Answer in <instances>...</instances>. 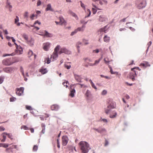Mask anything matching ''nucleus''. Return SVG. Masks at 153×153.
<instances>
[{"label":"nucleus","instance_id":"33","mask_svg":"<svg viewBox=\"0 0 153 153\" xmlns=\"http://www.w3.org/2000/svg\"><path fill=\"white\" fill-rule=\"evenodd\" d=\"M41 126L42 128V132L44 134L45 131V125L44 124H42L41 125Z\"/></svg>","mask_w":153,"mask_h":153},{"label":"nucleus","instance_id":"59","mask_svg":"<svg viewBox=\"0 0 153 153\" xmlns=\"http://www.w3.org/2000/svg\"><path fill=\"white\" fill-rule=\"evenodd\" d=\"M107 92L105 90H103L102 92V95H105L107 94Z\"/></svg>","mask_w":153,"mask_h":153},{"label":"nucleus","instance_id":"43","mask_svg":"<svg viewBox=\"0 0 153 153\" xmlns=\"http://www.w3.org/2000/svg\"><path fill=\"white\" fill-rule=\"evenodd\" d=\"M21 129H23L24 130H28L29 128L27 127L25 125H22L21 127Z\"/></svg>","mask_w":153,"mask_h":153},{"label":"nucleus","instance_id":"38","mask_svg":"<svg viewBox=\"0 0 153 153\" xmlns=\"http://www.w3.org/2000/svg\"><path fill=\"white\" fill-rule=\"evenodd\" d=\"M110 72L111 74H118V72H113L112 71V69L111 68V67H110Z\"/></svg>","mask_w":153,"mask_h":153},{"label":"nucleus","instance_id":"46","mask_svg":"<svg viewBox=\"0 0 153 153\" xmlns=\"http://www.w3.org/2000/svg\"><path fill=\"white\" fill-rule=\"evenodd\" d=\"M77 32L76 30V29H75L74 30V31L71 33V36H72L74 35Z\"/></svg>","mask_w":153,"mask_h":153},{"label":"nucleus","instance_id":"28","mask_svg":"<svg viewBox=\"0 0 153 153\" xmlns=\"http://www.w3.org/2000/svg\"><path fill=\"white\" fill-rule=\"evenodd\" d=\"M46 11H48L49 10L52 11H53V9L51 8V5L50 4H48V5H47V8L46 9Z\"/></svg>","mask_w":153,"mask_h":153},{"label":"nucleus","instance_id":"53","mask_svg":"<svg viewBox=\"0 0 153 153\" xmlns=\"http://www.w3.org/2000/svg\"><path fill=\"white\" fill-rule=\"evenodd\" d=\"M134 69H137V70H138L139 71L141 70V69L139 67H135L132 68H131V71H133V70H134Z\"/></svg>","mask_w":153,"mask_h":153},{"label":"nucleus","instance_id":"49","mask_svg":"<svg viewBox=\"0 0 153 153\" xmlns=\"http://www.w3.org/2000/svg\"><path fill=\"white\" fill-rule=\"evenodd\" d=\"M28 13L27 12H25L24 15V17L25 18H27L28 17Z\"/></svg>","mask_w":153,"mask_h":153},{"label":"nucleus","instance_id":"61","mask_svg":"<svg viewBox=\"0 0 153 153\" xmlns=\"http://www.w3.org/2000/svg\"><path fill=\"white\" fill-rule=\"evenodd\" d=\"M108 143V140H105V146H107Z\"/></svg>","mask_w":153,"mask_h":153},{"label":"nucleus","instance_id":"7","mask_svg":"<svg viewBox=\"0 0 153 153\" xmlns=\"http://www.w3.org/2000/svg\"><path fill=\"white\" fill-rule=\"evenodd\" d=\"M69 140L68 137L66 136H63L62 137V144L63 146H66Z\"/></svg>","mask_w":153,"mask_h":153},{"label":"nucleus","instance_id":"47","mask_svg":"<svg viewBox=\"0 0 153 153\" xmlns=\"http://www.w3.org/2000/svg\"><path fill=\"white\" fill-rule=\"evenodd\" d=\"M57 146L59 148L60 147V143L59 142V139L58 138L57 139Z\"/></svg>","mask_w":153,"mask_h":153},{"label":"nucleus","instance_id":"54","mask_svg":"<svg viewBox=\"0 0 153 153\" xmlns=\"http://www.w3.org/2000/svg\"><path fill=\"white\" fill-rule=\"evenodd\" d=\"M81 45V43L80 42H78L77 43L76 45L78 49L79 48V45Z\"/></svg>","mask_w":153,"mask_h":153},{"label":"nucleus","instance_id":"55","mask_svg":"<svg viewBox=\"0 0 153 153\" xmlns=\"http://www.w3.org/2000/svg\"><path fill=\"white\" fill-rule=\"evenodd\" d=\"M16 99L15 98L12 97H11L10 98V102H13L15 101V100Z\"/></svg>","mask_w":153,"mask_h":153},{"label":"nucleus","instance_id":"39","mask_svg":"<svg viewBox=\"0 0 153 153\" xmlns=\"http://www.w3.org/2000/svg\"><path fill=\"white\" fill-rule=\"evenodd\" d=\"M28 56L30 57L33 55V52L31 50H29L28 53Z\"/></svg>","mask_w":153,"mask_h":153},{"label":"nucleus","instance_id":"25","mask_svg":"<svg viewBox=\"0 0 153 153\" xmlns=\"http://www.w3.org/2000/svg\"><path fill=\"white\" fill-rule=\"evenodd\" d=\"M4 70L6 72L9 73L11 71L12 69L10 67H8L4 68Z\"/></svg>","mask_w":153,"mask_h":153},{"label":"nucleus","instance_id":"12","mask_svg":"<svg viewBox=\"0 0 153 153\" xmlns=\"http://www.w3.org/2000/svg\"><path fill=\"white\" fill-rule=\"evenodd\" d=\"M37 24H38V21H36L34 23L33 25H31V27H33L32 30L34 32H36L38 30V27L36 25Z\"/></svg>","mask_w":153,"mask_h":153},{"label":"nucleus","instance_id":"10","mask_svg":"<svg viewBox=\"0 0 153 153\" xmlns=\"http://www.w3.org/2000/svg\"><path fill=\"white\" fill-rule=\"evenodd\" d=\"M59 22H57L56 21L55 23L57 25L59 24L60 25H62L63 24L65 25L66 23V21L64 20V19L62 17H59Z\"/></svg>","mask_w":153,"mask_h":153},{"label":"nucleus","instance_id":"60","mask_svg":"<svg viewBox=\"0 0 153 153\" xmlns=\"http://www.w3.org/2000/svg\"><path fill=\"white\" fill-rule=\"evenodd\" d=\"M8 146V145L7 144H3V145L2 146V147H4V148H6Z\"/></svg>","mask_w":153,"mask_h":153},{"label":"nucleus","instance_id":"22","mask_svg":"<svg viewBox=\"0 0 153 153\" xmlns=\"http://www.w3.org/2000/svg\"><path fill=\"white\" fill-rule=\"evenodd\" d=\"M104 41L106 42H108L110 41V37L107 35H105L103 38Z\"/></svg>","mask_w":153,"mask_h":153},{"label":"nucleus","instance_id":"63","mask_svg":"<svg viewBox=\"0 0 153 153\" xmlns=\"http://www.w3.org/2000/svg\"><path fill=\"white\" fill-rule=\"evenodd\" d=\"M5 128L2 126H0V130L1 131H4Z\"/></svg>","mask_w":153,"mask_h":153},{"label":"nucleus","instance_id":"62","mask_svg":"<svg viewBox=\"0 0 153 153\" xmlns=\"http://www.w3.org/2000/svg\"><path fill=\"white\" fill-rule=\"evenodd\" d=\"M110 110L108 109H106L105 110V112L106 114H108L110 111Z\"/></svg>","mask_w":153,"mask_h":153},{"label":"nucleus","instance_id":"3","mask_svg":"<svg viewBox=\"0 0 153 153\" xmlns=\"http://www.w3.org/2000/svg\"><path fill=\"white\" fill-rule=\"evenodd\" d=\"M135 4L137 8L140 9L146 6V2L145 0H139L136 1Z\"/></svg>","mask_w":153,"mask_h":153},{"label":"nucleus","instance_id":"6","mask_svg":"<svg viewBox=\"0 0 153 153\" xmlns=\"http://www.w3.org/2000/svg\"><path fill=\"white\" fill-rule=\"evenodd\" d=\"M63 53L66 54H70L71 53V51L65 48H62L60 49V51L59 52V53L61 54Z\"/></svg>","mask_w":153,"mask_h":153},{"label":"nucleus","instance_id":"36","mask_svg":"<svg viewBox=\"0 0 153 153\" xmlns=\"http://www.w3.org/2000/svg\"><path fill=\"white\" fill-rule=\"evenodd\" d=\"M22 37L26 41H28L27 36L25 34H23L22 35Z\"/></svg>","mask_w":153,"mask_h":153},{"label":"nucleus","instance_id":"4","mask_svg":"<svg viewBox=\"0 0 153 153\" xmlns=\"http://www.w3.org/2000/svg\"><path fill=\"white\" fill-rule=\"evenodd\" d=\"M60 46L57 45L54 49V51L51 56V59L52 58V61H54L58 56V52Z\"/></svg>","mask_w":153,"mask_h":153},{"label":"nucleus","instance_id":"19","mask_svg":"<svg viewBox=\"0 0 153 153\" xmlns=\"http://www.w3.org/2000/svg\"><path fill=\"white\" fill-rule=\"evenodd\" d=\"M19 18L18 16H16V18L15 19V23L16 25L17 26H19L20 25V24H23V23L22 22L19 23V22H18V21H19Z\"/></svg>","mask_w":153,"mask_h":153},{"label":"nucleus","instance_id":"44","mask_svg":"<svg viewBox=\"0 0 153 153\" xmlns=\"http://www.w3.org/2000/svg\"><path fill=\"white\" fill-rule=\"evenodd\" d=\"M4 78V76H0V84L2 83L3 82Z\"/></svg>","mask_w":153,"mask_h":153},{"label":"nucleus","instance_id":"26","mask_svg":"<svg viewBox=\"0 0 153 153\" xmlns=\"http://www.w3.org/2000/svg\"><path fill=\"white\" fill-rule=\"evenodd\" d=\"M44 35L47 37H52L53 36L51 34L48 33L46 31H45V33Z\"/></svg>","mask_w":153,"mask_h":153},{"label":"nucleus","instance_id":"41","mask_svg":"<svg viewBox=\"0 0 153 153\" xmlns=\"http://www.w3.org/2000/svg\"><path fill=\"white\" fill-rule=\"evenodd\" d=\"M38 149V146L37 145H34L33 148V151L35 152L37 151Z\"/></svg>","mask_w":153,"mask_h":153},{"label":"nucleus","instance_id":"52","mask_svg":"<svg viewBox=\"0 0 153 153\" xmlns=\"http://www.w3.org/2000/svg\"><path fill=\"white\" fill-rule=\"evenodd\" d=\"M100 61V59H99L98 60H96L95 61V63L94 64V65H96L98 64L99 63V62Z\"/></svg>","mask_w":153,"mask_h":153},{"label":"nucleus","instance_id":"30","mask_svg":"<svg viewBox=\"0 0 153 153\" xmlns=\"http://www.w3.org/2000/svg\"><path fill=\"white\" fill-rule=\"evenodd\" d=\"M28 44L30 46H31L33 45L34 41L33 39H31L30 41H27Z\"/></svg>","mask_w":153,"mask_h":153},{"label":"nucleus","instance_id":"15","mask_svg":"<svg viewBox=\"0 0 153 153\" xmlns=\"http://www.w3.org/2000/svg\"><path fill=\"white\" fill-rule=\"evenodd\" d=\"M75 78L76 80L78 82H81L82 78L81 76L75 74L74 75Z\"/></svg>","mask_w":153,"mask_h":153},{"label":"nucleus","instance_id":"9","mask_svg":"<svg viewBox=\"0 0 153 153\" xmlns=\"http://www.w3.org/2000/svg\"><path fill=\"white\" fill-rule=\"evenodd\" d=\"M24 90V88L21 87L16 89V94L17 95L20 96L23 93Z\"/></svg>","mask_w":153,"mask_h":153},{"label":"nucleus","instance_id":"32","mask_svg":"<svg viewBox=\"0 0 153 153\" xmlns=\"http://www.w3.org/2000/svg\"><path fill=\"white\" fill-rule=\"evenodd\" d=\"M51 58L50 59L49 57H47L45 59V61L48 64H49L51 62Z\"/></svg>","mask_w":153,"mask_h":153},{"label":"nucleus","instance_id":"14","mask_svg":"<svg viewBox=\"0 0 153 153\" xmlns=\"http://www.w3.org/2000/svg\"><path fill=\"white\" fill-rule=\"evenodd\" d=\"M108 19L103 15L100 16L98 19L99 21L100 22H105Z\"/></svg>","mask_w":153,"mask_h":153},{"label":"nucleus","instance_id":"17","mask_svg":"<svg viewBox=\"0 0 153 153\" xmlns=\"http://www.w3.org/2000/svg\"><path fill=\"white\" fill-rule=\"evenodd\" d=\"M116 107V103L115 102H111L108 106V108H114Z\"/></svg>","mask_w":153,"mask_h":153},{"label":"nucleus","instance_id":"11","mask_svg":"<svg viewBox=\"0 0 153 153\" xmlns=\"http://www.w3.org/2000/svg\"><path fill=\"white\" fill-rule=\"evenodd\" d=\"M51 44L48 42L43 44V49L45 51H48L50 48Z\"/></svg>","mask_w":153,"mask_h":153},{"label":"nucleus","instance_id":"8","mask_svg":"<svg viewBox=\"0 0 153 153\" xmlns=\"http://www.w3.org/2000/svg\"><path fill=\"white\" fill-rule=\"evenodd\" d=\"M131 71H132L130 73L129 78L132 81H134L135 80L134 77L136 76V71L134 70Z\"/></svg>","mask_w":153,"mask_h":153},{"label":"nucleus","instance_id":"23","mask_svg":"<svg viewBox=\"0 0 153 153\" xmlns=\"http://www.w3.org/2000/svg\"><path fill=\"white\" fill-rule=\"evenodd\" d=\"M85 25H83L82 27H79L77 28L76 30L77 32L78 31H83L84 30V29L85 27Z\"/></svg>","mask_w":153,"mask_h":153},{"label":"nucleus","instance_id":"56","mask_svg":"<svg viewBox=\"0 0 153 153\" xmlns=\"http://www.w3.org/2000/svg\"><path fill=\"white\" fill-rule=\"evenodd\" d=\"M26 108L28 110H31L32 109V108L30 106L26 105Z\"/></svg>","mask_w":153,"mask_h":153},{"label":"nucleus","instance_id":"24","mask_svg":"<svg viewBox=\"0 0 153 153\" xmlns=\"http://www.w3.org/2000/svg\"><path fill=\"white\" fill-rule=\"evenodd\" d=\"M3 139L1 140V142H4L6 140V138L7 135V133H4L2 134Z\"/></svg>","mask_w":153,"mask_h":153},{"label":"nucleus","instance_id":"13","mask_svg":"<svg viewBox=\"0 0 153 153\" xmlns=\"http://www.w3.org/2000/svg\"><path fill=\"white\" fill-rule=\"evenodd\" d=\"M39 71L41 72L42 74H44L48 72V70L46 68L43 66L40 68Z\"/></svg>","mask_w":153,"mask_h":153},{"label":"nucleus","instance_id":"42","mask_svg":"<svg viewBox=\"0 0 153 153\" xmlns=\"http://www.w3.org/2000/svg\"><path fill=\"white\" fill-rule=\"evenodd\" d=\"M90 94L91 93L90 91L88 90H87L85 94L86 96H87V97H88L90 96Z\"/></svg>","mask_w":153,"mask_h":153},{"label":"nucleus","instance_id":"20","mask_svg":"<svg viewBox=\"0 0 153 153\" xmlns=\"http://www.w3.org/2000/svg\"><path fill=\"white\" fill-rule=\"evenodd\" d=\"M108 25H107L105 26L104 27L100 29V31L101 32H104L105 33H106V31L108 29Z\"/></svg>","mask_w":153,"mask_h":153},{"label":"nucleus","instance_id":"16","mask_svg":"<svg viewBox=\"0 0 153 153\" xmlns=\"http://www.w3.org/2000/svg\"><path fill=\"white\" fill-rule=\"evenodd\" d=\"M59 108V107L57 105H53L51 106V109L52 111H57Z\"/></svg>","mask_w":153,"mask_h":153},{"label":"nucleus","instance_id":"51","mask_svg":"<svg viewBox=\"0 0 153 153\" xmlns=\"http://www.w3.org/2000/svg\"><path fill=\"white\" fill-rule=\"evenodd\" d=\"M87 13H88V16H87V17L89 16L91 14V11L90 10H89V9H87Z\"/></svg>","mask_w":153,"mask_h":153},{"label":"nucleus","instance_id":"57","mask_svg":"<svg viewBox=\"0 0 153 153\" xmlns=\"http://www.w3.org/2000/svg\"><path fill=\"white\" fill-rule=\"evenodd\" d=\"M91 85L92 87L93 88H94L95 89H97V88L95 86V85L93 83H92L91 84Z\"/></svg>","mask_w":153,"mask_h":153},{"label":"nucleus","instance_id":"5","mask_svg":"<svg viewBox=\"0 0 153 153\" xmlns=\"http://www.w3.org/2000/svg\"><path fill=\"white\" fill-rule=\"evenodd\" d=\"M2 62L3 65H10L13 63L10 58L4 59Z\"/></svg>","mask_w":153,"mask_h":153},{"label":"nucleus","instance_id":"18","mask_svg":"<svg viewBox=\"0 0 153 153\" xmlns=\"http://www.w3.org/2000/svg\"><path fill=\"white\" fill-rule=\"evenodd\" d=\"M140 66L146 68L147 67L150 66V65L148 62H144V63H141L140 65Z\"/></svg>","mask_w":153,"mask_h":153},{"label":"nucleus","instance_id":"1","mask_svg":"<svg viewBox=\"0 0 153 153\" xmlns=\"http://www.w3.org/2000/svg\"><path fill=\"white\" fill-rule=\"evenodd\" d=\"M79 145L82 153H87L90 149L89 144L86 142L81 141Z\"/></svg>","mask_w":153,"mask_h":153},{"label":"nucleus","instance_id":"31","mask_svg":"<svg viewBox=\"0 0 153 153\" xmlns=\"http://www.w3.org/2000/svg\"><path fill=\"white\" fill-rule=\"evenodd\" d=\"M117 115V113L115 112H114V115H112L111 114H110L109 117L110 118H114L116 117Z\"/></svg>","mask_w":153,"mask_h":153},{"label":"nucleus","instance_id":"50","mask_svg":"<svg viewBox=\"0 0 153 153\" xmlns=\"http://www.w3.org/2000/svg\"><path fill=\"white\" fill-rule=\"evenodd\" d=\"M92 11L93 13L94 14H95L97 11V10L96 9L93 8H92Z\"/></svg>","mask_w":153,"mask_h":153},{"label":"nucleus","instance_id":"48","mask_svg":"<svg viewBox=\"0 0 153 153\" xmlns=\"http://www.w3.org/2000/svg\"><path fill=\"white\" fill-rule=\"evenodd\" d=\"M88 40H87L85 39H83V42L85 45H86L88 44Z\"/></svg>","mask_w":153,"mask_h":153},{"label":"nucleus","instance_id":"35","mask_svg":"<svg viewBox=\"0 0 153 153\" xmlns=\"http://www.w3.org/2000/svg\"><path fill=\"white\" fill-rule=\"evenodd\" d=\"M62 84L64 86H65L66 88H67L68 86V85H69V83L68 81H66L65 82H63Z\"/></svg>","mask_w":153,"mask_h":153},{"label":"nucleus","instance_id":"34","mask_svg":"<svg viewBox=\"0 0 153 153\" xmlns=\"http://www.w3.org/2000/svg\"><path fill=\"white\" fill-rule=\"evenodd\" d=\"M99 133H102L103 132H105L106 131L105 129L104 128H99Z\"/></svg>","mask_w":153,"mask_h":153},{"label":"nucleus","instance_id":"40","mask_svg":"<svg viewBox=\"0 0 153 153\" xmlns=\"http://www.w3.org/2000/svg\"><path fill=\"white\" fill-rule=\"evenodd\" d=\"M104 61L106 64H108L110 62L108 58H104Z\"/></svg>","mask_w":153,"mask_h":153},{"label":"nucleus","instance_id":"64","mask_svg":"<svg viewBox=\"0 0 153 153\" xmlns=\"http://www.w3.org/2000/svg\"><path fill=\"white\" fill-rule=\"evenodd\" d=\"M151 44H152V42L151 41H150L149 42V43L147 44V45H148V48H149V47L151 45Z\"/></svg>","mask_w":153,"mask_h":153},{"label":"nucleus","instance_id":"58","mask_svg":"<svg viewBox=\"0 0 153 153\" xmlns=\"http://www.w3.org/2000/svg\"><path fill=\"white\" fill-rule=\"evenodd\" d=\"M99 52V50L98 49L94 50L93 51V52L94 53H98Z\"/></svg>","mask_w":153,"mask_h":153},{"label":"nucleus","instance_id":"27","mask_svg":"<svg viewBox=\"0 0 153 153\" xmlns=\"http://www.w3.org/2000/svg\"><path fill=\"white\" fill-rule=\"evenodd\" d=\"M20 71L22 73V75L24 77V80L25 81H27V79L25 77V76L24 73V71L23 68L22 67H21V68Z\"/></svg>","mask_w":153,"mask_h":153},{"label":"nucleus","instance_id":"37","mask_svg":"<svg viewBox=\"0 0 153 153\" xmlns=\"http://www.w3.org/2000/svg\"><path fill=\"white\" fill-rule=\"evenodd\" d=\"M30 17L31 19L33 20L35 18H37V15L35 16L34 14H33L30 16Z\"/></svg>","mask_w":153,"mask_h":153},{"label":"nucleus","instance_id":"45","mask_svg":"<svg viewBox=\"0 0 153 153\" xmlns=\"http://www.w3.org/2000/svg\"><path fill=\"white\" fill-rule=\"evenodd\" d=\"M80 5H81V7L84 9V10H85V5H84V4H83L82 1H80Z\"/></svg>","mask_w":153,"mask_h":153},{"label":"nucleus","instance_id":"2","mask_svg":"<svg viewBox=\"0 0 153 153\" xmlns=\"http://www.w3.org/2000/svg\"><path fill=\"white\" fill-rule=\"evenodd\" d=\"M16 50L14 52H13L10 54H5L3 55V56H13L15 55L16 53H17L18 54H21L22 53L23 49L20 46H19L18 45H16Z\"/></svg>","mask_w":153,"mask_h":153},{"label":"nucleus","instance_id":"21","mask_svg":"<svg viewBox=\"0 0 153 153\" xmlns=\"http://www.w3.org/2000/svg\"><path fill=\"white\" fill-rule=\"evenodd\" d=\"M68 13L69 14L71 15L72 16L75 17L76 19H78V17L76 14L73 12L71 10H69L68 12Z\"/></svg>","mask_w":153,"mask_h":153},{"label":"nucleus","instance_id":"29","mask_svg":"<svg viewBox=\"0 0 153 153\" xmlns=\"http://www.w3.org/2000/svg\"><path fill=\"white\" fill-rule=\"evenodd\" d=\"M75 92V91L74 89H72L71 91V93L70 94V96L71 97H73L74 95V93Z\"/></svg>","mask_w":153,"mask_h":153}]
</instances>
